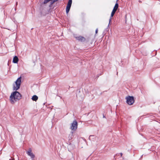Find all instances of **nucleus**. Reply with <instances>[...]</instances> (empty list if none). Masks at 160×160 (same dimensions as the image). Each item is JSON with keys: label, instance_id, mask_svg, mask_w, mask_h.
<instances>
[{"label": "nucleus", "instance_id": "obj_1", "mask_svg": "<svg viewBox=\"0 0 160 160\" xmlns=\"http://www.w3.org/2000/svg\"><path fill=\"white\" fill-rule=\"evenodd\" d=\"M21 98V95L18 92L15 91L13 92L10 97V100L12 103H14L17 100H20Z\"/></svg>", "mask_w": 160, "mask_h": 160}, {"label": "nucleus", "instance_id": "obj_2", "mask_svg": "<svg viewBox=\"0 0 160 160\" xmlns=\"http://www.w3.org/2000/svg\"><path fill=\"white\" fill-rule=\"evenodd\" d=\"M21 82V77H20L17 79L15 82L16 86H15V85H13V90L14 91H16L18 90L20 88Z\"/></svg>", "mask_w": 160, "mask_h": 160}, {"label": "nucleus", "instance_id": "obj_3", "mask_svg": "<svg viewBox=\"0 0 160 160\" xmlns=\"http://www.w3.org/2000/svg\"><path fill=\"white\" fill-rule=\"evenodd\" d=\"M126 99L127 100L126 102L129 105H132L134 102V97L133 96H128L126 97Z\"/></svg>", "mask_w": 160, "mask_h": 160}, {"label": "nucleus", "instance_id": "obj_4", "mask_svg": "<svg viewBox=\"0 0 160 160\" xmlns=\"http://www.w3.org/2000/svg\"><path fill=\"white\" fill-rule=\"evenodd\" d=\"M78 123L76 120L73 121L71 124V125L70 127V128L72 130H76L78 127Z\"/></svg>", "mask_w": 160, "mask_h": 160}, {"label": "nucleus", "instance_id": "obj_5", "mask_svg": "<svg viewBox=\"0 0 160 160\" xmlns=\"http://www.w3.org/2000/svg\"><path fill=\"white\" fill-rule=\"evenodd\" d=\"M27 154L30 156L32 160H34V158H35V155L32 152V150L31 149H29L28 151L27 152Z\"/></svg>", "mask_w": 160, "mask_h": 160}, {"label": "nucleus", "instance_id": "obj_6", "mask_svg": "<svg viewBox=\"0 0 160 160\" xmlns=\"http://www.w3.org/2000/svg\"><path fill=\"white\" fill-rule=\"evenodd\" d=\"M75 38L77 40L81 42H84L86 40L85 38L82 36L75 37Z\"/></svg>", "mask_w": 160, "mask_h": 160}, {"label": "nucleus", "instance_id": "obj_7", "mask_svg": "<svg viewBox=\"0 0 160 160\" xmlns=\"http://www.w3.org/2000/svg\"><path fill=\"white\" fill-rule=\"evenodd\" d=\"M72 3V0H69L67 6L66 10H70Z\"/></svg>", "mask_w": 160, "mask_h": 160}, {"label": "nucleus", "instance_id": "obj_8", "mask_svg": "<svg viewBox=\"0 0 160 160\" xmlns=\"http://www.w3.org/2000/svg\"><path fill=\"white\" fill-rule=\"evenodd\" d=\"M72 3V0H69L67 6L66 10H70Z\"/></svg>", "mask_w": 160, "mask_h": 160}, {"label": "nucleus", "instance_id": "obj_9", "mask_svg": "<svg viewBox=\"0 0 160 160\" xmlns=\"http://www.w3.org/2000/svg\"><path fill=\"white\" fill-rule=\"evenodd\" d=\"M40 12L39 13H40L39 16H44L46 15L47 13L46 12V11H39Z\"/></svg>", "mask_w": 160, "mask_h": 160}, {"label": "nucleus", "instance_id": "obj_10", "mask_svg": "<svg viewBox=\"0 0 160 160\" xmlns=\"http://www.w3.org/2000/svg\"><path fill=\"white\" fill-rule=\"evenodd\" d=\"M18 59L17 56H15L13 58L12 62L15 63H17L18 62Z\"/></svg>", "mask_w": 160, "mask_h": 160}, {"label": "nucleus", "instance_id": "obj_11", "mask_svg": "<svg viewBox=\"0 0 160 160\" xmlns=\"http://www.w3.org/2000/svg\"><path fill=\"white\" fill-rule=\"evenodd\" d=\"M116 11H112V12L111 13V17L109 19V23L108 25V26H109V24L110 22L111 21V20L112 19V17H113V15H114L115 13L116 12Z\"/></svg>", "mask_w": 160, "mask_h": 160}, {"label": "nucleus", "instance_id": "obj_12", "mask_svg": "<svg viewBox=\"0 0 160 160\" xmlns=\"http://www.w3.org/2000/svg\"><path fill=\"white\" fill-rule=\"evenodd\" d=\"M38 97L37 96L34 95L32 97V99L33 101H36L38 100Z\"/></svg>", "mask_w": 160, "mask_h": 160}, {"label": "nucleus", "instance_id": "obj_13", "mask_svg": "<svg viewBox=\"0 0 160 160\" xmlns=\"http://www.w3.org/2000/svg\"><path fill=\"white\" fill-rule=\"evenodd\" d=\"M118 7V3H116L115 5L114 8L112 10H117Z\"/></svg>", "mask_w": 160, "mask_h": 160}, {"label": "nucleus", "instance_id": "obj_14", "mask_svg": "<svg viewBox=\"0 0 160 160\" xmlns=\"http://www.w3.org/2000/svg\"><path fill=\"white\" fill-rule=\"evenodd\" d=\"M95 138V136L93 135H90L89 137V139L90 140H92V139Z\"/></svg>", "mask_w": 160, "mask_h": 160}, {"label": "nucleus", "instance_id": "obj_15", "mask_svg": "<svg viewBox=\"0 0 160 160\" xmlns=\"http://www.w3.org/2000/svg\"><path fill=\"white\" fill-rule=\"evenodd\" d=\"M58 0H53L51 2V4L50 6L51 7V5L54 2L58 1Z\"/></svg>", "mask_w": 160, "mask_h": 160}, {"label": "nucleus", "instance_id": "obj_16", "mask_svg": "<svg viewBox=\"0 0 160 160\" xmlns=\"http://www.w3.org/2000/svg\"><path fill=\"white\" fill-rule=\"evenodd\" d=\"M49 1H50V0H44L43 3L44 4H46Z\"/></svg>", "mask_w": 160, "mask_h": 160}, {"label": "nucleus", "instance_id": "obj_17", "mask_svg": "<svg viewBox=\"0 0 160 160\" xmlns=\"http://www.w3.org/2000/svg\"><path fill=\"white\" fill-rule=\"evenodd\" d=\"M98 28H97V29H96V31H95V33H98Z\"/></svg>", "mask_w": 160, "mask_h": 160}, {"label": "nucleus", "instance_id": "obj_18", "mask_svg": "<svg viewBox=\"0 0 160 160\" xmlns=\"http://www.w3.org/2000/svg\"><path fill=\"white\" fill-rule=\"evenodd\" d=\"M69 11H66V13L68 14Z\"/></svg>", "mask_w": 160, "mask_h": 160}, {"label": "nucleus", "instance_id": "obj_19", "mask_svg": "<svg viewBox=\"0 0 160 160\" xmlns=\"http://www.w3.org/2000/svg\"><path fill=\"white\" fill-rule=\"evenodd\" d=\"M14 160V158H12V159H11H11H9V160Z\"/></svg>", "mask_w": 160, "mask_h": 160}, {"label": "nucleus", "instance_id": "obj_20", "mask_svg": "<svg viewBox=\"0 0 160 160\" xmlns=\"http://www.w3.org/2000/svg\"><path fill=\"white\" fill-rule=\"evenodd\" d=\"M72 139V137H71L70 138L69 137V140H71Z\"/></svg>", "mask_w": 160, "mask_h": 160}, {"label": "nucleus", "instance_id": "obj_21", "mask_svg": "<svg viewBox=\"0 0 160 160\" xmlns=\"http://www.w3.org/2000/svg\"><path fill=\"white\" fill-rule=\"evenodd\" d=\"M121 156H122V153H120Z\"/></svg>", "mask_w": 160, "mask_h": 160}, {"label": "nucleus", "instance_id": "obj_22", "mask_svg": "<svg viewBox=\"0 0 160 160\" xmlns=\"http://www.w3.org/2000/svg\"><path fill=\"white\" fill-rule=\"evenodd\" d=\"M72 134H71V136H72Z\"/></svg>", "mask_w": 160, "mask_h": 160}, {"label": "nucleus", "instance_id": "obj_23", "mask_svg": "<svg viewBox=\"0 0 160 160\" xmlns=\"http://www.w3.org/2000/svg\"><path fill=\"white\" fill-rule=\"evenodd\" d=\"M103 118H104L105 117V116H103Z\"/></svg>", "mask_w": 160, "mask_h": 160}]
</instances>
